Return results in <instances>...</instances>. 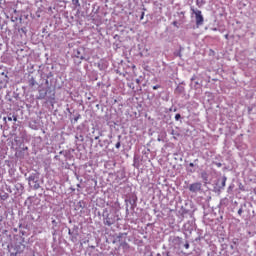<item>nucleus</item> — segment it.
<instances>
[{"mask_svg":"<svg viewBox=\"0 0 256 256\" xmlns=\"http://www.w3.org/2000/svg\"><path fill=\"white\" fill-rule=\"evenodd\" d=\"M191 11L195 15L196 27H197V29H199L201 27V25H203V23L205 22V18H203V14H202L201 10H195L194 8H191Z\"/></svg>","mask_w":256,"mask_h":256,"instance_id":"1","label":"nucleus"},{"mask_svg":"<svg viewBox=\"0 0 256 256\" xmlns=\"http://www.w3.org/2000/svg\"><path fill=\"white\" fill-rule=\"evenodd\" d=\"M201 187V182H195L193 184H190L189 191H191V193H197V191H201Z\"/></svg>","mask_w":256,"mask_h":256,"instance_id":"2","label":"nucleus"},{"mask_svg":"<svg viewBox=\"0 0 256 256\" xmlns=\"http://www.w3.org/2000/svg\"><path fill=\"white\" fill-rule=\"evenodd\" d=\"M113 223H115V220H113L111 217H109V215H107L104 220V225H108V227H111Z\"/></svg>","mask_w":256,"mask_h":256,"instance_id":"3","label":"nucleus"},{"mask_svg":"<svg viewBox=\"0 0 256 256\" xmlns=\"http://www.w3.org/2000/svg\"><path fill=\"white\" fill-rule=\"evenodd\" d=\"M28 85L31 89H33V87H35V85H37V81L35 80V78L31 77L29 80H28Z\"/></svg>","mask_w":256,"mask_h":256,"instance_id":"4","label":"nucleus"},{"mask_svg":"<svg viewBox=\"0 0 256 256\" xmlns=\"http://www.w3.org/2000/svg\"><path fill=\"white\" fill-rule=\"evenodd\" d=\"M226 183H227V177H223L221 181L220 189H225Z\"/></svg>","mask_w":256,"mask_h":256,"instance_id":"5","label":"nucleus"},{"mask_svg":"<svg viewBox=\"0 0 256 256\" xmlns=\"http://www.w3.org/2000/svg\"><path fill=\"white\" fill-rule=\"evenodd\" d=\"M157 89H161V85H155V86H153V90H154V91H157Z\"/></svg>","mask_w":256,"mask_h":256,"instance_id":"6","label":"nucleus"},{"mask_svg":"<svg viewBox=\"0 0 256 256\" xmlns=\"http://www.w3.org/2000/svg\"><path fill=\"white\" fill-rule=\"evenodd\" d=\"M19 253H21V252H19V251L12 252V253H10V256H17V255H19Z\"/></svg>","mask_w":256,"mask_h":256,"instance_id":"7","label":"nucleus"},{"mask_svg":"<svg viewBox=\"0 0 256 256\" xmlns=\"http://www.w3.org/2000/svg\"><path fill=\"white\" fill-rule=\"evenodd\" d=\"M175 119H176V121H179L181 119V114H176Z\"/></svg>","mask_w":256,"mask_h":256,"instance_id":"8","label":"nucleus"},{"mask_svg":"<svg viewBox=\"0 0 256 256\" xmlns=\"http://www.w3.org/2000/svg\"><path fill=\"white\" fill-rule=\"evenodd\" d=\"M115 147H116V149H120L121 148V142H117Z\"/></svg>","mask_w":256,"mask_h":256,"instance_id":"9","label":"nucleus"},{"mask_svg":"<svg viewBox=\"0 0 256 256\" xmlns=\"http://www.w3.org/2000/svg\"><path fill=\"white\" fill-rule=\"evenodd\" d=\"M172 25H173L174 27L179 28V25H178V22H177V21H174V22L172 23Z\"/></svg>","mask_w":256,"mask_h":256,"instance_id":"10","label":"nucleus"},{"mask_svg":"<svg viewBox=\"0 0 256 256\" xmlns=\"http://www.w3.org/2000/svg\"><path fill=\"white\" fill-rule=\"evenodd\" d=\"M144 17H145V12H142L140 20L143 21Z\"/></svg>","mask_w":256,"mask_h":256,"instance_id":"11","label":"nucleus"},{"mask_svg":"<svg viewBox=\"0 0 256 256\" xmlns=\"http://www.w3.org/2000/svg\"><path fill=\"white\" fill-rule=\"evenodd\" d=\"M185 249H189L190 245L189 242H186V244H184Z\"/></svg>","mask_w":256,"mask_h":256,"instance_id":"12","label":"nucleus"},{"mask_svg":"<svg viewBox=\"0 0 256 256\" xmlns=\"http://www.w3.org/2000/svg\"><path fill=\"white\" fill-rule=\"evenodd\" d=\"M241 213H243V210H242V209H239V210H238V215H241Z\"/></svg>","mask_w":256,"mask_h":256,"instance_id":"13","label":"nucleus"},{"mask_svg":"<svg viewBox=\"0 0 256 256\" xmlns=\"http://www.w3.org/2000/svg\"><path fill=\"white\" fill-rule=\"evenodd\" d=\"M13 121L17 122V116H13Z\"/></svg>","mask_w":256,"mask_h":256,"instance_id":"14","label":"nucleus"},{"mask_svg":"<svg viewBox=\"0 0 256 256\" xmlns=\"http://www.w3.org/2000/svg\"><path fill=\"white\" fill-rule=\"evenodd\" d=\"M7 197H9L8 195H4L3 197H2V199H7Z\"/></svg>","mask_w":256,"mask_h":256,"instance_id":"15","label":"nucleus"},{"mask_svg":"<svg viewBox=\"0 0 256 256\" xmlns=\"http://www.w3.org/2000/svg\"><path fill=\"white\" fill-rule=\"evenodd\" d=\"M224 37L225 39H229V34H226Z\"/></svg>","mask_w":256,"mask_h":256,"instance_id":"16","label":"nucleus"},{"mask_svg":"<svg viewBox=\"0 0 256 256\" xmlns=\"http://www.w3.org/2000/svg\"><path fill=\"white\" fill-rule=\"evenodd\" d=\"M8 121H13V118L12 117H8Z\"/></svg>","mask_w":256,"mask_h":256,"instance_id":"17","label":"nucleus"},{"mask_svg":"<svg viewBox=\"0 0 256 256\" xmlns=\"http://www.w3.org/2000/svg\"><path fill=\"white\" fill-rule=\"evenodd\" d=\"M189 165H190V167H194L195 166L193 163H190Z\"/></svg>","mask_w":256,"mask_h":256,"instance_id":"18","label":"nucleus"},{"mask_svg":"<svg viewBox=\"0 0 256 256\" xmlns=\"http://www.w3.org/2000/svg\"><path fill=\"white\" fill-rule=\"evenodd\" d=\"M0 221H3V219H2V218H0Z\"/></svg>","mask_w":256,"mask_h":256,"instance_id":"19","label":"nucleus"}]
</instances>
